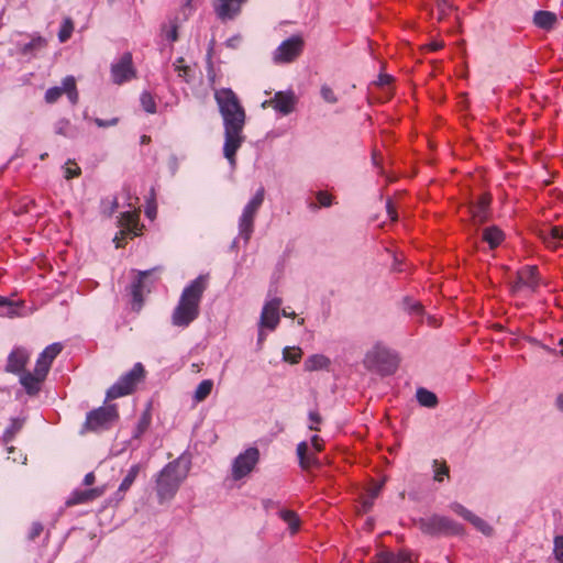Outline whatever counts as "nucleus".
<instances>
[{"label":"nucleus","instance_id":"2","mask_svg":"<svg viewBox=\"0 0 563 563\" xmlns=\"http://www.w3.org/2000/svg\"><path fill=\"white\" fill-rule=\"evenodd\" d=\"M208 286L207 277L198 276L187 285L173 310L172 324L178 328H187L200 313V302Z\"/></svg>","mask_w":563,"mask_h":563},{"label":"nucleus","instance_id":"11","mask_svg":"<svg viewBox=\"0 0 563 563\" xmlns=\"http://www.w3.org/2000/svg\"><path fill=\"white\" fill-rule=\"evenodd\" d=\"M302 49V37L299 35H292L282 42V44L275 49L273 59L276 64L291 63L301 54Z\"/></svg>","mask_w":563,"mask_h":563},{"label":"nucleus","instance_id":"43","mask_svg":"<svg viewBox=\"0 0 563 563\" xmlns=\"http://www.w3.org/2000/svg\"><path fill=\"white\" fill-rule=\"evenodd\" d=\"M321 97L328 103H335L338 98L331 87L323 85L320 89Z\"/></svg>","mask_w":563,"mask_h":563},{"label":"nucleus","instance_id":"1","mask_svg":"<svg viewBox=\"0 0 563 563\" xmlns=\"http://www.w3.org/2000/svg\"><path fill=\"white\" fill-rule=\"evenodd\" d=\"M224 125L223 155L232 167L236 164V152L244 142L243 129L245 111L238 96L230 88H222L214 92Z\"/></svg>","mask_w":563,"mask_h":563},{"label":"nucleus","instance_id":"24","mask_svg":"<svg viewBox=\"0 0 563 563\" xmlns=\"http://www.w3.org/2000/svg\"><path fill=\"white\" fill-rule=\"evenodd\" d=\"M297 455L299 459V464L303 470H308L311 466L318 464V459L314 456L313 452H309L307 442H300L297 445Z\"/></svg>","mask_w":563,"mask_h":563},{"label":"nucleus","instance_id":"59","mask_svg":"<svg viewBox=\"0 0 563 563\" xmlns=\"http://www.w3.org/2000/svg\"><path fill=\"white\" fill-rule=\"evenodd\" d=\"M391 80V77L388 76V75H380L379 78H378V84L384 86V85H388Z\"/></svg>","mask_w":563,"mask_h":563},{"label":"nucleus","instance_id":"41","mask_svg":"<svg viewBox=\"0 0 563 563\" xmlns=\"http://www.w3.org/2000/svg\"><path fill=\"white\" fill-rule=\"evenodd\" d=\"M450 509L455 512L456 515H459L460 517H462L463 519L465 520H470L472 517H473V512L471 510H468L467 508H465L463 505L459 504V503H452L450 505Z\"/></svg>","mask_w":563,"mask_h":563},{"label":"nucleus","instance_id":"17","mask_svg":"<svg viewBox=\"0 0 563 563\" xmlns=\"http://www.w3.org/2000/svg\"><path fill=\"white\" fill-rule=\"evenodd\" d=\"M490 197L486 194L478 197L476 202H472L467 210L474 224H482L489 218Z\"/></svg>","mask_w":563,"mask_h":563},{"label":"nucleus","instance_id":"16","mask_svg":"<svg viewBox=\"0 0 563 563\" xmlns=\"http://www.w3.org/2000/svg\"><path fill=\"white\" fill-rule=\"evenodd\" d=\"M62 350L63 345L60 343H53L46 346L36 361L35 373L40 376H46L53 361L57 357Z\"/></svg>","mask_w":563,"mask_h":563},{"label":"nucleus","instance_id":"12","mask_svg":"<svg viewBox=\"0 0 563 563\" xmlns=\"http://www.w3.org/2000/svg\"><path fill=\"white\" fill-rule=\"evenodd\" d=\"M136 76L132 54L126 52L111 65V78L117 85H122Z\"/></svg>","mask_w":563,"mask_h":563},{"label":"nucleus","instance_id":"54","mask_svg":"<svg viewBox=\"0 0 563 563\" xmlns=\"http://www.w3.org/2000/svg\"><path fill=\"white\" fill-rule=\"evenodd\" d=\"M386 209H387V213H388L389 218L393 221H396L397 220V211H396V208L390 199L387 200V202H386Z\"/></svg>","mask_w":563,"mask_h":563},{"label":"nucleus","instance_id":"28","mask_svg":"<svg viewBox=\"0 0 563 563\" xmlns=\"http://www.w3.org/2000/svg\"><path fill=\"white\" fill-rule=\"evenodd\" d=\"M542 239L549 247H558L559 242L563 240V229L561 227H549L541 231Z\"/></svg>","mask_w":563,"mask_h":563},{"label":"nucleus","instance_id":"4","mask_svg":"<svg viewBox=\"0 0 563 563\" xmlns=\"http://www.w3.org/2000/svg\"><path fill=\"white\" fill-rule=\"evenodd\" d=\"M398 356L391 350L382 344L374 345L363 360V364L371 371H376L382 375H391L398 367Z\"/></svg>","mask_w":563,"mask_h":563},{"label":"nucleus","instance_id":"38","mask_svg":"<svg viewBox=\"0 0 563 563\" xmlns=\"http://www.w3.org/2000/svg\"><path fill=\"white\" fill-rule=\"evenodd\" d=\"M434 481L442 482L445 476H449V466L445 462L440 463L438 460L433 461Z\"/></svg>","mask_w":563,"mask_h":563},{"label":"nucleus","instance_id":"7","mask_svg":"<svg viewBox=\"0 0 563 563\" xmlns=\"http://www.w3.org/2000/svg\"><path fill=\"white\" fill-rule=\"evenodd\" d=\"M265 189L260 187L254 197L244 207L242 214L239 219V233L240 236L247 243L254 231L255 217L264 201Z\"/></svg>","mask_w":563,"mask_h":563},{"label":"nucleus","instance_id":"56","mask_svg":"<svg viewBox=\"0 0 563 563\" xmlns=\"http://www.w3.org/2000/svg\"><path fill=\"white\" fill-rule=\"evenodd\" d=\"M311 445L316 452H320L322 450V440L318 435H313L311 438Z\"/></svg>","mask_w":563,"mask_h":563},{"label":"nucleus","instance_id":"48","mask_svg":"<svg viewBox=\"0 0 563 563\" xmlns=\"http://www.w3.org/2000/svg\"><path fill=\"white\" fill-rule=\"evenodd\" d=\"M4 306L9 308L7 312L9 317H14L18 314L16 308L14 307L13 302L10 301L8 298L0 296V307Z\"/></svg>","mask_w":563,"mask_h":563},{"label":"nucleus","instance_id":"33","mask_svg":"<svg viewBox=\"0 0 563 563\" xmlns=\"http://www.w3.org/2000/svg\"><path fill=\"white\" fill-rule=\"evenodd\" d=\"M213 382L211 379L202 380L195 390L194 399L196 402L203 401L212 391Z\"/></svg>","mask_w":563,"mask_h":563},{"label":"nucleus","instance_id":"9","mask_svg":"<svg viewBox=\"0 0 563 563\" xmlns=\"http://www.w3.org/2000/svg\"><path fill=\"white\" fill-rule=\"evenodd\" d=\"M151 269L148 271H140L137 273L136 279L130 286V294L132 296V309L139 312L144 302V295L151 291V287L154 284V279L152 276Z\"/></svg>","mask_w":563,"mask_h":563},{"label":"nucleus","instance_id":"26","mask_svg":"<svg viewBox=\"0 0 563 563\" xmlns=\"http://www.w3.org/2000/svg\"><path fill=\"white\" fill-rule=\"evenodd\" d=\"M46 376H40L34 372L32 373H24L21 378L20 383L25 388L26 393L30 395H34L40 390L41 382L44 380Z\"/></svg>","mask_w":563,"mask_h":563},{"label":"nucleus","instance_id":"10","mask_svg":"<svg viewBox=\"0 0 563 563\" xmlns=\"http://www.w3.org/2000/svg\"><path fill=\"white\" fill-rule=\"evenodd\" d=\"M260 460V451L257 448H249L244 452L240 453L233 461L232 464V477L239 481L249 475Z\"/></svg>","mask_w":563,"mask_h":563},{"label":"nucleus","instance_id":"55","mask_svg":"<svg viewBox=\"0 0 563 563\" xmlns=\"http://www.w3.org/2000/svg\"><path fill=\"white\" fill-rule=\"evenodd\" d=\"M118 122V119H111L109 121H106V120H102V119H95V123L99 126V128H107V126H112V125H115Z\"/></svg>","mask_w":563,"mask_h":563},{"label":"nucleus","instance_id":"18","mask_svg":"<svg viewBox=\"0 0 563 563\" xmlns=\"http://www.w3.org/2000/svg\"><path fill=\"white\" fill-rule=\"evenodd\" d=\"M106 492V487H95V488H88L85 490L76 489L74 490L70 496L65 501V505L67 507H73L76 505L87 504L90 503L99 497H101Z\"/></svg>","mask_w":563,"mask_h":563},{"label":"nucleus","instance_id":"22","mask_svg":"<svg viewBox=\"0 0 563 563\" xmlns=\"http://www.w3.org/2000/svg\"><path fill=\"white\" fill-rule=\"evenodd\" d=\"M410 554L406 551L394 553L391 551H379L372 563H407L410 562Z\"/></svg>","mask_w":563,"mask_h":563},{"label":"nucleus","instance_id":"32","mask_svg":"<svg viewBox=\"0 0 563 563\" xmlns=\"http://www.w3.org/2000/svg\"><path fill=\"white\" fill-rule=\"evenodd\" d=\"M417 399L421 406L428 408H433L438 404L435 394L426 388H419L417 390Z\"/></svg>","mask_w":563,"mask_h":563},{"label":"nucleus","instance_id":"45","mask_svg":"<svg viewBox=\"0 0 563 563\" xmlns=\"http://www.w3.org/2000/svg\"><path fill=\"white\" fill-rule=\"evenodd\" d=\"M554 555L560 563H563V536L554 538Z\"/></svg>","mask_w":563,"mask_h":563},{"label":"nucleus","instance_id":"62","mask_svg":"<svg viewBox=\"0 0 563 563\" xmlns=\"http://www.w3.org/2000/svg\"><path fill=\"white\" fill-rule=\"evenodd\" d=\"M374 500H372V497L369 496L365 501H364V509L367 510L372 507Z\"/></svg>","mask_w":563,"mask_h":563},{"label":"nucleus","instance_id":"15","mask_svg":"<svg viewBox=\"0 0 563 563\" xmlns=\"http://www.w3.org/2000/svg\"><path fill=\"white\" fill-rule=\"evenodd\" d=\"M282 305L280 298H273L267 301L262 310L260 328H266L268 330H275L279 323V308Z\"/></svg>","mask_w":563,"mask_h":563},{"label":"nucleus","instance_id":"53","mask_svg":"<svg viewBox=\"0 0 563 563\" xmlns=\"http://www.w3.org/2000/svg\"><path fill=\"white\" fill-rule=\"evenodd\" d=\"M80 174V168L75 164L74 167L65 168V178L71 179Z\"/></svg>","mask_w":563,"mask_h":563},{"label":"nucleus","instance_id":"3","mask_svg":"<svg viewBox=\"0 0 563 563\" xmlns=\"http://www.w3.org/2000/svg\"><path fill=\"white\" fill-rule=\"evenodd\" d=\"M188 475V467L180 460L169 462L157 474L156 493L159 504L170 500Z\"/></svg>","mask_w":563,"mask_h":563},{"label":"nucleus","instance_id":"13","mask_svg":"<svg viewBox=\"0 0 563 563\" xmlns=\"http://www.w3.org/2000/svg\"><path fill=\"white\" fill-rule=\"evenodd\" d=\"M66 93L71 104L78 101V91L76 88V80L73 76H67L63 79L60 87L48 88L45 92V101L47 103L56 102L62 95Z\"/></svg>","mask_w":563,"mask_h":563},{"label":"nucleus","instance_id":"20","mask_svg":"<svg viewBox=\"0 0 563 563\" xmlns=\"http://www.w3.org/2000/svg\"><path fill=\"white\" fill-rule=\"evenodd\" d=\"M274 109L282 114H289L294 111L297 103V98L292 91H278L271 100Z\"/></svg>","mask_w":563,"mask_h":563},{"label":"nucleus","instance_id":"39","mask_svg":"<svg viewBox=\"0 0 563 563\" xmlns=\"http://www.w3.org/2000/svg\"><path fill=\"white\" fill-rule=\"evenodd\" d=\"M301 355L302 351L299 347H286L283 352L284 360L291 364L298 363Z\"/></svg>","mask_w":563,"mask_h":563},{"label":"nucleus","instance_id":"29","mask_svg":"<svg viewBox=\"0 0 563 563\" xmlns=\"http://www.w3.org/2000/svg\"><path fill=\"white\" fill-rule=\"evenodd\" d=\"M504 233L498 227H488L483 232V240L488 243L490 249L497 247L504 241Z\"/></svg>","mask_w":563,"mask_h":563},{"label":"nucleus","instance_id":"51","mask_svg":"<svg viewBox=\"0 0 563 563\" xmlns=\"http://www.w3.org/2000/svg\"><path fill=\"white\" fill-rule=\"evenodd\" d=\"M165 37L170 42H176L178 40V30L177 25L173 24L165 31Z\"/></svg>","mask_w":563,"mask_h":563},{"label":"nucleus","instance_id":"6","mask_svg":"<svg viewBox=\"0 0 563 563\" xmlns=\"http://www.w3.org/2000/svg\"><path fill=\"white\" fill-rule=\"evenodd\" d=\"M144 367L136 363L131 371L122 375L108 390L107 400L117 399L134 391L136 385L144 377Z\"/></svg>","mask_w":563,"mask_h":563},{"label":"nucleus","instance_id":"25","mask_svg":"<svg viewBox=\"0 0 563 563\" xmlns=\"http://www.w3.org/2000/svg\"><path fill=\"white\" fill-rule=\"evenodd\" d=\"M558 21L556 14L550 11H537L533 15L534 24L543 30H552Z\"/></svg>","mask_w":563,"mask_h":563},{"label":"nucleus","instance_id":"5","mask_svg":"<svg viewBox=\"0 0 563 563\" xmlns=\"http://www.w3.org/2000/svg\"><path fill=\"white\" fill-rule=\"evenodd\" d=\"M415 525L419 528L424 534L429 536H438V534H448V536H457L462 534L464 529L463 527L453 521L452 519L432 515L424 518H419L415 520Z\"/></svg>","mask_w":563,"mask_h":563},{"label":"nucleus","instance_id":"31","mask_svg":"<svg viewBox=\"0 0 563 563\" xmlns=\"http://www.w3.org/2000/svg\"><path fill=\"white\" fill-rule=\"evenodd\" d=\"M184 57H179L174 63V69L177 73L178 77L181 78L185 82H191L194 80V70L190 66L184 65Z\"/></svg>","mask_w":563,"mask_h":563},{"label":"nucleus","instance_id":"57","mask_svg":"<svg viewBox=\"0 0 563 563\" xmlns=\"http://www.w3.org/2000/svg\"><path fill=\"white\" fill-rule=\"evenodd\" d=\"M408 309L411 313L420 314L422 312V306L419 302H413L408 306Z\"/></svg>","mask_w":563,"mask_h":563},{"label":"nucleus","instance_id":"21","mask_svg":"<svg viewBox=\"0 0 563 563\" xmlns=\"http://www.w3.org/2000/svg\"><path fill=\"white\" fill-rule=\"evenodd\" d=\"M29 361V354L23 349H14L8 356L5 371L8 373H20Z\"/></svg>","mask_w":563,"mask_h":563},{"label":"nucleus","instance_id":"61","mask_svg":"<svg viewBox=\"0 0 563 563\" xmlns=\"http://www.w3.org/2000/svg\"><path fill=\"white\" fill-rule=\"evenodd\" d=\"M556 406L561 411H563V393L558 396Z\"/></svg>","mask_w":563,"mask_h":563},{"label":"nucleus","instance_id":"60","mask_svg":"<svg viewBox=\"0 0 563 563\" xmlns=\"http://www.w3.org/2000/svg\"><path fill=\"white\" fill-rule=\"evenodd\" d=\"M443 46V44L441 42H432L429 44V48L431 51H438L440 49L441 47Z\"/></svg>","mask_w":563,"mask_h":563},{"label":"nucleus","instance_id":"42","mask_svg":"<svg viewBox=\"0 0 563 563\" xmlns=\"http://www.w3.org/2000/svg\"><path fill=\"white\" fill-rule=\"evenodd\" d=\"M73 29L74 27H73L71 21L65 20L64 24L62 25V27L58 32L59 42H62V43L66 42L71 35Z\"/></svg>","mask_w":563,"mask_h":563},{"label":"nucleus","instance_id":"50","mask_svg":"<svg viewBox=\"0 0 563 563\" xmlns=\"http://www.w3.org/2000/svg\"><path fill=\"white\" fill-rule=\"evenodd\" d=\"M69 128V121L59 120L55 125V132L60 135H67V130Z\"/></svg>","mask_w":563,"mask_h":563},{"label":"nucleus","instance_id":"49","mask_svg":"<svg viewBox=\"0 0 563 563\" xmlns=\"http://www.w3.org/2000/svg\"><path fill=\"white\" fill-rule=\"evenodd\" d=\"M317 199H318V202L320 203V206H322V207H329L332 203V197L328 192H324V191H319L317 194Z\"/></svg>","mask_w":563,"mask_h":563},{"label":"nucleus","instance_id":"37","mask_svg":"<svg viewBox=\"0 0 563 563\" xmlns=\"http://www.w3.org/2000/svg\"><path fill=\"white\" fill-rule=\"evenodd\" d=\"M468 521L485 536H490L493 533V528L478 516L473 515Z\"/></svg>","mask_w":563,"mask_h":563},{"label":"nucleus","instance_id":"35","mask_svg":"<svg viewBox=\"0 0 563 563\" xmlns=\"http://www.w3.org/2000/svg\"><path fill=\"white\" fill-rule=\"evenodd\" d=\"M47 42L42 36L33 37L29 43L24 44L21 47V53L23 55L34 54L36 51H40L46 46Z\"/></svg>","mask_w":563,"mask_h":563},{"label":"nucleus","instance_id":"52","mask_svg":"<svg viewBox=\"0 0 563 563\" xmlns=\"http://www.w3.org/2000/svg\"><path fill=\"white\" fill-rule=\"evenodd\" d=\"M451 9V4L446 0L438 2L439 20L443 19L446 12Z\"/></svg>","mask_w":563,"mask_h":563},{"label":"nucleus","instance_id":"27","mask_svg":"<svg viewBox=\"0 0 563 563\" xmlns=\"http://www.w3.org/2000/svg\"><path fill=\"white\" fill-rule=\"evenodd\" d=\"M121 227L125 228L129 232L137 234L139 230V211L133 209L122 212L120 218Z\"/></svg>","mask_w":563,"mask_h":563},{"label":"nucleus","instance_id":"47","mask_svg":"<svg viewBox=\"0 0 563 563\" xmlns=\"http://www.w3.org/2000/svg\"><path fill=\"white\" fill-rule=\"evenodd\" d=\"M309 420H310L309 429L318 431L319 430L318 424L321 423V421H322L321 416L317 411H310Z\"/></svg>","mask_w":563,"mask_h":563},{"label":"nucleus","instance_id":"58","mask_svg":"<svg viewBox=\"0 0 563 563\" xmlns=\"http://www.w3.org/2000/svg\"><path fill=\"white\" fill-rule=\"evenodd\" d=\"M95 474L92 472L86 474L85 478H84V485L86 486H91L93 483H95Z\"/></svg>","mask_w":563,"mask_h":563},{"label":"nucleus","instance_id":"40","mask_svg":"<svg viewBox=\"0 0 563 563\" xmlns=\"http://www.w3.org/2000/svg\"><path fill=\"white\" fill-rule=\"evenodd\" d=\"M141 103L143 109L148 113H154L156 111V103L148 92H143L141 95Z\"/></svg>","mask_w":563,"mask_h":563},{"label":"nucleus","instance_id":"19","mask_svg":"<svg viewBox=\"0 0 563 563\" xmlns=\"http://www.w3.org/2000/svg\"><path fill=\"white\" fill-rule=\"evenodd\" d=\"M245 2L246 0H217L214 11L220 20H232L240 13Z\"/></svg>","mask_w":563,"mask_h":563},{"label":"nucleus","instance_id":"30","mask_svg":"<svg viewBox=\"0 0 563 563\" xmlns=\"http://www.w3.org/2000/svg\"><path fill=\"white\" fill-rule=\"evenodd\" d=\"M141 472V465L134 464L130 467L128 471V474L122 479L117 494H125L130 489V487L133 485L134 481L136 479L139 473Z\"/></svg>","mask_w":563,"mask_h":563},{"label":"nucleus","instance_id":"36","mask_svg":"<svg viewBox=\"0 0 563 563\" xmlns=\"http://www.w3.org/2000/svg\"><path fill=\"white\" fill-rule=\"evenodd\" d=\"M280 518L288 525L291 533H296L299 529L300 520L292 510L284 509L279 512Z\"/></svg>","mask_w":563,"mask_h":563},{"label":"nucleus","instance_id":"63","mask_svg":"<svg viewBox=\"0 0 563 563\" xmlns=\"http://www.w3.org/2000/svg\"><path fill=\"white\" fill-rule=\"evenodd\" d=\"M379 490H380V486H377L376 488L372 489V492L369 494L372 497V500H374L378 496Z\"/></svg>","mask_w":563,"mask_h":563},{"label":"nucleus","instance_id":"46","mask_svg":"<svg viewBox=\"0 0 563 563\" xmlns=\"http://www.w3.org/2000/svg\"><path fill=\"white\" fill-rule=\"evenodd\" d=\"M44 527L41 522H33L29 532V540L33 541L43 532Z\"/></svg>","mask_w":563,"mask_h":563},{"label":"nucleus","instance_id":"14","mask_svg":"<svg viewBox=\"0 0 563 563\" xmlns=\"http://www.w3.org/2000/svg\"><path fill=\"white\" fill-rule=\"evenodd\" d=\"M539 286L538 269L536 266H526L517 272V280L511 286L512 292L527 288L533 292Z\"/></svg>","mask_w":563,"mask_h":563},{"label":"nucleus","instance_id":"23","mask_svg":"<svg viewBox=\"0 0 563 563\" xmlns=\"http://www.w3.org/2000/svg\"><path fill=\"white\" fill-rule=\"evenodd\" d=\"M331 365V361L323 354H312L306 358L303 367L307 372H314L321 369H328Z\"/></svg>","mask_w":563,"mask_h":563},{"label":"nucleus","instance_id":"64","mask_svg":"<svg viewBox=\"0 0 563 563\" xmlns=\"http://www.w3.org/2000/svg\"><path fill=\"white\" fill-rule=\"evenodd\" d=\"M560 345H561L560 354L563 356V338L560 340Z\"/></svg>","mask_w":563,"mask_h":563},{"label":"nucleus","instance_id":"8","mask_svg":"<svg viewBox=\"0 0 563 563\" xmlns=\"http://www.w3.org/2000/svg\"><path fill=\"white\" fill-rule=\"evenodd\" d=\"M119 419L115 405L102 406L88 412L85 429L100 431L109 429Z\"/></svg>","mask_w":563,"mask_h":563},{"label":"nucleus","instance_id":"34","mask_svg":"<svg viewBox=\"0 0 563 563\" xmlns=\"http://www.w3.org/2000/svg\"><path fill=\"white\" fill-rule=\"evenodd\" d=\"M151 421H152L151 412H150V410H145L141 415V417L135 426V429L133 431V438L134 439L141 438L144 434V432L148 429Z\"/></svg>","mask_w":563,"mask_h":563},{"label":"nucleus","instance_id":"44","mask_svg":"<svg viewBox=\"0 0 563 563\" xmlns=\"http://www.w3.org/2000/svg\"><path fill=\"white\" fill-rule=\"evenodd\" d=\"M20 428L21 423L16 420H13L11 427H9L3 433V441L5 443L10 442L13 439L15 432L20 430Z\"/></svg>","mask_w":563,"mask_h":563}]
</instances>
